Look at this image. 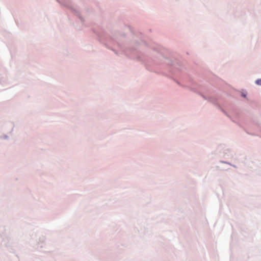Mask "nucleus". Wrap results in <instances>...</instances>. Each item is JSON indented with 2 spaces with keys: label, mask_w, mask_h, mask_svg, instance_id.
Masks as SVG:
<instances>
[{
  "label": "nucleus",
  "mask_w": 261,
  "mask_h": 261,
  "mask_svg": "<svg viewBox=\"0 0 261 261\" xmlns=\"http://www.w3.org/2000/svg\"><path fill=\"white\" fill-rule=\"evenodd\" d=\"M256 84L258 85H261V79L257 80L255 82Z\"/></svg>",
  "instance_id": "1"
}]
</instances>
